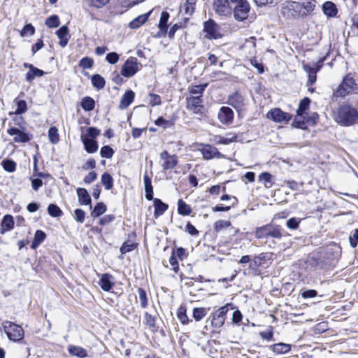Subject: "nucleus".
<instances>
[{
  "label": "nucleus",
  "instance_id": "nucleus-57",
  "mask_svg": "<svg viewBox=\"0 0 358 358\" xmlns=\"http://www.w3.org/2000/svg\"><path fill=\"white\" fill-rule=\"evenodd\" d=\"M195 1L194 0H186L184 4L185 13L188 15H191L194 11Z\"/></svg>",
  "mask_w": 358,
  "mask_h": 358
},
{
  "label": "nucleus",
  "instance_id": "nucleus-64",
  "mask_svg": "<svg viewBox=\"0 0 358 358\" xmlns=\"http://www.w3.org/2000/svg\"><path fill=\"white\" fill-rule=\"evenodd\" d=\"M299 219L296 217H291L287 221L286 225L290 229H296L299 226Z\"/></svg>",
  "mask_w": 358,
  "mask_h": 358
},
{
  "label": "nucleus",
  "instance_id": "nucleus-46",
  "mask_svg": "<svg viewBox=\"0 0 358 358\" xmlns=\"http://www.w3.org/2000/svg\"><path fill=\"white\" fill-rule=\"evenodd\" d=\"M1 165L3 169L9 173H12L15 171L16 163L10 159H5L2 161Z\"/></svg>",
  "mask_w": 358,
  "mask_h": 358
},
{
  "label": "nucleus",
  "instance_id": "nucleus-13",
  "mask_svg": "<svg viewBox=\"0 0 358 358\" xmlns=\"http://www.w3.org/2000/svg\"><path fill=\"white\" fill-rule=\"evenodd\" d=\"M7 133L10 136H14L13 141L15 143H27L32 138V135L22 131L17 127L8 129Z\"/></svg>",
  "mask_w": 358,
  "mask_h": 358
},
{
  "label": "nucleus",
  "instance_id": "nucleus-9",
  "mask_svg": "<svg viewBox=\"0 0 358 358\" xmlns=\"http://www.w3.org/2000/svg\"><path fill=\"white\" fill-rule=\"evenodd\" d=\"M220 26L213 19H208L203 22V31L206 34L208 39H218L222 38V34L220 32Z\"/></svg>",
  "mask_w": 358,
  "mask_h": 358
},
{
  "label": "nucleus",
  "instance_id": "nucleus-50",
  "mask_svg": "<svg viewBox=\"0 0 358 358\" xmlns=\"http://www.w3.org/2000/svg\"><path fill=\"white\" fill-rule=\"evenodd\" d=\"M207 314V309L205 308H194L193 309V317L196 321L201 320Z\"/></svg>",
  "mask_w": 358,
  "mask_h": 358
},
{
  "label": "nucleus",
  "instance_id": "nucleus-25",
  "mask_svg": "<svg viewBox=\"0 0 358 358\" xmlns=\"http://www.w3.org/2000/svg\"><path fill=\"white\" fill-rule=\"evenodd\" d=\"M46 237L45 233L42 230H37L35 232L34 240L31 242V248L36 249L45 240Z\"/></svg>",
  "mask_w": 358,
  "mask_h": 358
},
{
  "label": "nucleus",
  "instance_id": "nucleus-42",
  "mask_svg": "<svg viewBox=\"0 0 358 358\" xmlns=\"http://www.w3.org/2000/svg\"><path fill=\"white\" fill-rule=\"evenodd\" d=\"M306 116L303 115L302 117H298L297 115L294 117L292 122V127L298 129L305 130L307 129Z\"/></svg>",
  "mask_w": 358,
  "mask_h": 358
},
{
  "label": "nucleus",
  "instance_id": "nucleus-23",
  "mask_svg": "<svg viewBox=\"0 0 358 358\" xmlns=\"http://www.w3.org/2000/svg\"><path fill=\"white\" fill-rule=\"evenodd\" d=\"M237 135L229 134L227 136L216 135L214 137V141L217 144L229 145L231 143L236 141Z\"/></svg>",
  "mask_w": 358,
  "mask_h": 358
},
{
  "label": "nucleus",
  "instance_id": "nucleus-63",
  "mask_svg": "<svg viewBox=\"0 0 358 358\" xmlns=\"http://www.w3.org/2000/svg\"><path fill=\"white\" fill-rule=\"evenodd\" d=\"M349 243L352 248L358 245V229H355L353 234L349 236Z\"/></svg>",
  "mask_w": 358,
  "mask_h": 358
},
{
  "label": "nucleus",
  "instance_id": "nucleus-15",
  "mask_svg": "<svg viewBox=\"0 0 358 358\" xmlns=\"http://www.w3.org/2000/svg\"><path fill=\"white\" fill-rule=\"evenodd\" d=\"M228 103L239 111L245 105V99L238 92H235L229 97Z\"/></svg>",
  "mask_w": 358,
  "mask_h": 358
},
{
  "label": "nucleus",
  "instance_id": "nucleus-3",
  "mask_svg": "<svg viewBox=\"0 0 358 358\" xmlns=\"http://www.w3.org/2000/svg\"><path fill=\"white\" fill-rule=\"evenodd\" d=\"M143 182L145 187V197L148 201L153 200L155 208L154 216L155 218L162 215L168 209V204L164 203L160 199L153 197V187L152 185V179L147 173L143 176Z\"/></svg>",
  "mask_w": 358,
  "mask_h": 358
},
{
  "label": "nucleus",
  "instance_id": "nucleus-17",
  "mask_svg": "<svg viewBox=\"0 0 358 358\" xmlns=\"http://www.w3.org/2000/svg\"><path fill=\"white\" fill-rule=\"evenodd\" d=\"M14 225L13 217L10 214L5 215L1 222V234H5L7 231H11L14 228Z\"/></svg>",
  "mask_w": 358,
  "mask_h": 358
},
{
  "label": "nucleus",
  "instance_id": "nucleus-18",
  "mask_svg": "<svg viewBox=\"0 0 358 358\" xmlns=\"http://www.w3.org/2000/svg\"><path fill=\"white\" fill-rule=\"evenodd\" d=\"M69 27L66 25L62 26L57 31L56 35L59 39V44L64 48L67 45L70 35L69 34Z\"/></svg>",
  "mask_w": 358,
  "mask_h": 358
},
{
  "label": "nucleus",
  "instance_id": "nucleus-36",
  "mask_svg": "<svg viewBox=\"0 0 358 358\" xmlns=\"http://www.w3.org/2000/svg\"><path fill=\"white\" fill-rule=\"evenodd\" d=\"M170 15L166 11H163L161 13L159 22L158 24V27L159 28L160 31H164L166 33L168 29V21L169 19Z\"/></svg>",
  "mask_w": 358,
  "mask_h": 358
},
{
  "label": "nucleus",
  "instance_id": "nucleus-49",
  "mask_svg": "<svg viewBox=\"0 0 358 358\" xmlns=\"http://www.w3.org/2000/svg\"><path fill=\"white\" fill-rule=\"evenodd\" d=\"M214 149H215L214 146H212L210 145H205L201 150V153L203 155V157L207 160L212 159L213 158V150H214Z\"/></svg>",
  "mask_w": 358,
  "mask_h": 358
},
{
  "label": "nucleus",
  "instance_id": "nucleus-29",
  "mask_svg": "<svg viewBox=\"0 0 358 358\" xmlns=\"http://www.w3.org/2000/svg\"><path fill=\"white\" fill-rule=\"evenodd\" d=\"M45 74V72L35 66H31V70H29L26 73V80L31 83L36 77H41Z\"/></svg>",
  "mask_w": 358,
  "mask_h": 358
},
{
  "label": "nucleus",
  "instance_id": "nucleus-28",
  "mask_svg": "<svg viewBox=\"0 0 358 358\" xmlns=\"http://www.w3.org/2000/svg\"><path fill=\"white\" fill-rule=\"evenodd\" d=\"M92 86L97 90H102L106 85V80L99 74H94L91 78Z\"/></svg>",
  "mask_w": 358,
  "mask_h": 358
},
{
  "label": "nucleus",
  "instance_id": "nucleus-31",
  "mask_svg": "<svg viewBox=\"0 0 358 358\" xmlns=\"http://www.w3.org/2000/svg\"><path fill=\"white\" fill-rule=\"evenodd\" d=\"M107 210V206L103 202H98L91 212L93 218L102 215Z\"/></svg>",
  "mask_w": 358,
  "mask_h": 358
},
{
  "label": "nucleus",
  "instance_id": "nucleus-12",
  "mask_svg": "<svg viewBox=\"0 0 358 358\" xmlns=\"http://www.w3.org/2000/svg\"><path fill=\"white\" fill-rule=\"evenodd\" d=\"M187 109L195 114L203 115L204 106L202 104L201 96H191L186 99Z\"/></svg>",
  "mask_w": 358,
  "mask_h": 358
},
{
  "label": "nucleus",
  "instance_id": "nucleus-51",
  "mask_svg": "<svg viewBox=\"0 0 358 358\" xmlns=\"http://www.w3.org/2000/svg\"><path fill=\"white\" fill-rule=\"evenodd\" d=\"M266 255L264 253H261L255 257L252 263L250 264V268H257L262 266L263 261L265 260Z\"/></svg>",
  "mask_w": 358,
  "mask_h": 358
},
{
  "label": "nucleus",
  "instance_id": "nucleus-20",
  "mask_svg": "<svg viewBox=\"0 0 358 358\" xmlns=\"http://www.w3.org/2000/svg\"><path fill=\"white\" fill-rule=\"evenodd\" d=\"M152 10H150L144 14L140 15L131 20L129 24V27L133 29H138L144 24L150 16Z\"/></svg>",
  "mask_w": 358,
  "mask_h": 358
},
{
  "label": "nucleus",
  "instance_id": "nucleus-60",
  "mask_svg": "<svg viewBox=\"0 0 358 358\" xmlns=\"http://www.w3.org/2000/svg\"><path fill=\"white\" fill-rule=\"evenodd\" d=\"M120 59L119 55L115 52H110L106 56V60L110 64H116Z\"/></svg>",
  "mask_w": 358,
  "mask_h": 358
},
{
  "label": "nucleus",
  "instance_id": "nucleus-45",
  "mask_svg": "<svg viewBox=\"0 0 358 358\" xmlns=\"http://www.w3.org/2000/svg\"><path fill=\"white\" fill-rule=\"evenodd\" d=\"M269 227L270 224H266L265 226L257 228L255 231V236L257 238H268Z\"/></svg>",
  "mask_w": 358,
  "mask_h": 358
},
{
  "label": "nucleus",
  "instance_id": "nucleus-32",
  "mask_svg": "<svg viewBox=\"0 0 358 358\" xmlns=\"http://www.w3.org/2000/svg\"><path fill=\"white\" fill-rule=\"evenodd\" d=\"M284 232L279 225L272 226L270 224L268 237L280 240L284 236Z\"/></svg>",
  "mask_w": 358,
  "mask_h": 358
},
{
  "label": "nucleus",
  "instance_id": "nucleus-30",
  "mask_svg": "<svg viewBox=\"0 0 358 358\" xmlns=\"http://www.w3.org/2000/svg\"><path fill=\"white\" fill-rule=\"evenodd\" d=\"M69 352L73 356L79 358H85L87 356V350L80 346L70 345L69 347Z\"/></svg>",
  "mask_w": 358,
  "mask_h": 358
},
{
  "label": "nucleus",
  "instance_id": "nucleus-8",
  "mask_svg": "<svg viewBox=\"0 0 358 358\" xmlns=\"http://www.w3.org/2000/svg\"><path fill=\"white\" fill-rule=\"evenodd\" d=\"M336 93L341 96H345L349 94H357L358 84L352 77L346 76L339 85Z\"/></svg>",
  "mask_w": 358,
  "mask_h": 358
},
{
  "label": "nucleus",
  "instance_id": "nucleus-14",
  "mask_svg": "<svg viewBox=\"0 0 358 358\" xmlns=\"http://www.w3.org/2000/svg\"><path fill=\"white\" fill-rule=\"evenodd\" d=\"M218 119L224 124L229 125L233 122L234 111L227 106H222L218 113Z\"/></svg>",
  "mask_w": 358,
  "mask_h": 358
},
{
  "label": "nucleus",
  "instance_id": "nucleus-48",
  "mask_svg": "<svg viewBox=\"0 0 358 358\" xmlns=\"http://www.w3.org/2000/svg\"><path fill=\"white\" fill-rule=\"evenodd\" d=\"M177 317L182 324H187L189 322V318L186 313V308L180 306L177 311Z\"/></svg>",
  "mask_w": 358,
  "mask_h": 358
},
{
  "label": "nucleus",
  "instance_id": "nucleus-7",
  "mask_svg": "<svg viewBox=\"0 0 358 358\" xmlns=\"http://www.w3.org/2000/svg\"><path fill=\"white\" fill-rule=\"evenodd\" d=\"M142 67L141 64L134 57H129L122 65L120 74L125 78L134 76Z\"/></svg>",
  "mask_w": 358,
  "mask_h": 358
},
{
  "label": "nucleus",
  "instance_id": "nucleus-47",
  "mask_svg": "<svg viewBox=\"0 0 358 358\" xmlns=\"http://www.w3.org/2000/svg\"><path fill=\"white\" fill-rule=\"evenodd\" d=\"M60 24L59 18L57 15H52L45 20V25L49 28L57 27Z\"/></svg>",
  "mask_w": 358,
  "mask_h": 358
},
{
  "label": "nucleus",
  "instance_id": "nucleus-2",
  "mask_svg": "<svg viewBox=\"0 0 358 358\" xmlns=\"http://www.w3.org/2000/svg\"><path fill=\"white\" fill-rule=\"evenodd\" d=\"M335 121L342 127H350L358 123V110L352 105H340L335 115Z\"/></svg>",
  "mask_w": 358,
  "mask_h": 358
},
{
  "label": "nucleus",
  "instance_id": "nucleus-38",
  "mask_svg": "<svg viewBox=\"0 0 358 358\" xmlns=\"http://www.w3.org/2000/svg\"><path fill=\"white\" fill-rule=\"evenodd\" d=\"M208 83L200 84L197 85L189 87V92L191 94H199L198 96H203V93L206 88L208 87Z\"/></svg>",
  "mask_w": 358,
  "mask_h": 358
},
{
  "label": "nucleus",
  "instance_id": "nucleus-58",
  "mask_svg": "<svg viewBox=\"0 0 358 358\" xmlns=\"http://www.w3.org/2000/svg\"><path fill=\"white\" fill-rule=\"evenodd\" d=\"M35 34V28L31 24H27L20 31V36L24 37L27 35L32 36Z\"/></svg>",
  "mask_w": 358,
  "mask_h": 358
},
{
  "label": "nucleus",
  "instance_id": "nucleus-16",
  "mask_svg": "<svg viewBox=\"0 0 358 358\" xmlns=\"http://www.w3.org/2000/svg\"><path fill=\"white\" fill-rule=\"evenodd\" d=\"M99 285L105 292H109L114 286V278L109 273L102 274Z\"/></svg>",
  "mask_w": 358,
  "mask_h": 358
},
{
  "label": "nucleus",
  "instance_id": "nucleus-11",
  "mask_svg": "<svg viewBox=\"0 0 358 358\" xmlns=\"http://www.w3.org/2000/svg\"><path fill=\"white\" fill-rule=\"evenodd\" d=\"M266 117L277 123H288L292 118L290 113L284 112L279 108L270 110L267 113Z\"/></svg>",
  "mask_w": 358,
  "mask_h": 358
},
{
  "label": "nucleus",
  "instance_id": "nucleus-43",
  "mask_svg": "<svg viewBox=\"0 0 358 358\" xmlns=\"http://www.w3.org/2000/svg\"><path fill=\"white\" fill-rule=\"evenodd\" d=\"M48 138L52 144H57L59 141L58 129L56 127H51L48 130Z\"/></svg>",
  "mask_w": 358,
  "mask_h": 358
},
{
  "label": "nucleus",
  "instance_id": "nucleus-52",
  "mask_svg": "<svg viewBox=\"0 0 358 358\" xmlns=\"http://www.w3.org/2000/svg\"><path fill=\"white\" fill-rule=\"evenodd\" d=\"M114 152V150L110 145H104L101 148L100 155L103 158L110 159Z\"/></svg>",
  "mask_w": 358,
  "mask_h": 358
},
{
  "label": "nucleus",
  "instance_id": "nucleus-19",
  "mask_svg": "<svg viewBox=\"0 0 358 358\" xmlns=\"http://www.w3.org/2000/svg\"><path fill=\"white\" fill-rule=\"evenodd\" d=\"M78 202L80 205H89L92 208V199L91 196L85 188L78 187L76 189Z\"/></svg>",
  "mask_w": 358,
  "mask_h": 358
},
{
  "label": "nucleus",
  "instance_id": "nucleus-56",
  "mask_svg": "<svg viewBox=\"0 0 358 358\" xmlns=\"http://www.w3.org/2000/svg\"><path fill=\"white\" fill-rule=\"evenodd\" d=\"M93 64V59L88 57H85L82 58L79 62V66L84 69L92 68Z\"/></svg>",
  "mask_w": 358,
  "mask_h": 358
},
{
  "label": "nucleus",
  "instance_id": "nucleus-34",
  "mask_svg": "<svg viewBox=\"0 0 358 358\" xmlns=\"http://www.w3.org/2000/svg\"><path fill=\"white\" fill-rule=\"evenodd\" d=\"M80 106L84 110L90 112L94 110L95 101L92 97L85 96L82 99Z\"/></svg>",
  "mask_w": 358,
  "mask_h": 358
},
{
  "label": "nucleus",
  "instance_id": "nucleus-54",
  "mask_svg": "<svg viewBox=\"0 0 358 358\" xmlns=\"http://www.w3.org/2000/svg\"><path fill=\"white\" fill-rule=\"evenodd\" d=\"M136 245H137L136 243L125 241L120 247V252L122 254H126L127 252H131L136 248Z\"/></svg>",
  "mask_w": 358,
  "mask_h": 358
},
{
  "label": "nucleus",
  "instance_id": "nucleus-41",
  "mask_svg": "<svg viewBox=\"0 0 358 358\" xmlns=\"http://www.w3.org/2000/svg\"><path fill=\"white\" fill-rule=\"evenodd\" d=\"M178 163V157L176 155H173L169 159H166L163 165L164 170L172 169H173Z\"/></svg>",
  "mask_w": 358,
  "mask_h": 358
},
{
  "label": "nucleus",
  "instance_id": "nucleus-37",
  "mask_svg": "<svg viewBox=\"0 0 358 358\" xmlns=\"http://www.w3.org/2000/svg\"><path fill=\"white\" fill-rule=\"evenodd\" d=\"M192 208L189 205L187 204L182 199H179L178 201V212L180 215L186 216L189 215L192 213Z\"/></svg>",
  "mask_w": 358,
  "mask_h": 358
},
{
  "label": "nucleus",
  "instance_id": "nucleus-27",
  "mask_svg": "<svg viewBox=\"0 0 358 358\" xmlns=\"http://www.w3.org/2000/svg\"><path fill=\"white\" fill-rule=\"evenodd\" d=\"M270 348L276 354H285L290 351L291 345L284 343H278L270 346Z\"/></svg>",
  "mask_w": 358,
  "mask_h": 358
},
{
  "label": "nucleus",
  "instance_id": "nucleus-35",
  "mask_svg": "<svg viewBox=\"0 0 358 358\" xmlns=\"http://www.w3.org/2000/svg\"><path fill=\"white\" fill-rule=\"evenodd\" d=\"M113 178L108 172H104L101 175V182L106 190H110L113 187Z\"/></svg>",
  "mask_w": 358,
  "mask_h": 358
},
{
  "label": "nucleus",
  "instance_id": "nucleus-40",
  "mask_svg": "<svg viewBox=\"0 0 358 358\" xmlns=\"http://www.w3.org/2000/svg\"><path fill=\"white\" fill-rule=\"evenodd\" d=\"M48 213L52 217H59L63 215L61 208L55 203H50L48 206Z\"/></svg>",
  "mask_w": 358,
  "mask_h": 358
},
{
  "label": "nucleus",
  "instance_id": "nucleus-55",
  "mask_svg": "<svg viewBox=\"0 0 358 358\" xmlns=\"http://www.w3.org/2000/svg\"><path fill=\"white\" fill-rule=\"evenodd\" d=\"M138 293L139 295V300L141 308H146L148 306V298L145 290L140 287L138 289Z\"/></svg>",
  "mask_w": 358,
  "mask_h": 358
},
{
  "label": "nucleus",
  "instance_id": "nucleus-21",
  "mask_svg": "<svg viewBox=\"0 0 358 358\" xmlns=\"http://www.w3.org/2000/svg\"><path fill=\"white\" fill-rule=\"evenodd\" d=\"M135 97V94L131 90H128L122 96L119 108L120 109H125L127 108L134 101Z\"/></svg>",
  "mask_w": 358,
  "mask_h": 358
},
{
  "label": "nucleus",
  "instance_id": "nucleus-39",
  "mask_svg": "<svg viewBox=\"0 0 358 358\" xmlns=\"http://www.w3.org/2000/svg\"><path fill=\"white\" fill-rule=\"evenodd\" d=\"M259 180L264 182L266 187H271L273 184V176L268 172H263L259 176Z\"/></svg>",
  "mask_w": 358,
  "mask_h": 358
},
{
  "label": "nucleus",
  "instance_id": "nucleus-44",
  "mask_svg": "<svg viewBox=\"0 0 358 358\" xmlns=\"http://www.w3.org/2000/svg\"><path fill=\"white\" fill-rule=\"evenodd\" d=\"M15 102L17 106V108L14 113L15 114L22 115L27 111V105L26 101L16 99H15Z\"/></svg>",
  "mask_w": 358,
  "mask_h": 358
},
{
  "label": "nucleus",
  "instance_id": "nucleus-26",
  "mask_svg": "<svg viewBox=\"0 0 358 358\" xmlns=\"http://www.w3.org/2000/svg\"><path fill=\"white\" fill-rule=\"evenodd\" d=\"M311 100L308 97H305L299 102L296 113L298 117H302L306 113L307 110L309 108Z\"/></svg>",
  "mask_w": 358,
  "mask_h": 358
},
{
  "label": "nucleus",
  "instance_id": "nucleus-62",
  "mask_svg": "<svg viewBox=\"0 0 358 358\" xmlns=\"http://www.w3.org/2000/svg\"><path fill=\"white\" fill-rule=\"evenodd\" d=\"M315 265L319 268L324 269L331 265L329 260H324L321 257L314 259Z\"/></svg>",
  "mask_w": 358,
  "mask_h": 358
},
{
  "label": "nucleus",
  "instance_id": "nucleus-53",
  "mask_svg": "<svg viewBox=\"0 0 358 358\" xmlns=\"http://www.w3.org/2000/svg\"><path fill=\"white\" fill-rule=\"evenodd\" d=\"M155 124L157 126L162 127L164 129L170 128L173 125V122L171 120H165L163 117H159L155 121Z\"/></svg>",
  "mask_w": 358,
  "mask_h": 358
},
{
  "label": "nucleus",
  "instance_id": "nucleus-59",
  "mask_svg": "<svg viewBox=\"0 0 358 358\" xmlns=\"http://www.w3.org/2000/svg\"><path fill=\"white\" fill-rule=\"evenodd\" d=\"M89 6L96 8H101L106 6L110 0H88Z\"/></svg>",
  "mask_w": 358,
  "mask_h": 358
},
{
  "label": "nucleus",
  "instance_id": "nucleus-1",
  "mask_svg": "<svg viewBox=\"0 0 358 358\" xmlns=\"http://www.w3.org/2000/svg\"><path fill=\"white\" fill-rule=\"evenodd\" d=\"M315 0H287L282 8V13L288 18H304L315 8Z\"/></svg>",
  "mask_w": 358,
  "mask_h": 358
},
{
  "label": "nucleus",
  "instance_id": "nucleus-4",
  "mask_svg": "<svg viewBox=\"0 0 358 358\" xmlns=\"http://www.w3.org/2000/svg\"><path fill=\"white\" fill-rule=\"evenodd\" d=\"M231 8V14L236 21L243 22L248 17L250 6L247 0H233Z\"/></svg>",
  "mask_w": 358,
  "mask_h": 358
},
{
  "label": "nucleus",
  "instance_id": "nucleus-6",
  "mask_svg": "<svg viewBox=\"0 0 358 358\" xmlns=\"http://www.w3.org/2000/svg\"><path fill=\"white\" fill-rule=\"evenodd\" d=\"M2 326L9 340L16 342L23 338L24 330L20 326L10 321L3 322Z\"/></svg>",
  "mask_w": 358,
  "mask_h": 358
},
{
  "label": "nucleus",
  "instance_id": "nucleus-24",
  "mask_svg": "<svg viewBox=\"0 0 358 358\" xmlns=\"http://www.w3.org/2000/svg\"><path fill=\"white\" fill-rule=\"evenodd\" d=\"M81 141L83 143L85 150L87 153H94L97 151L99 148V144L96 140L81 138Z\"/></svg>",
  "mask_w": 358,
  "mask_h": 358
},
{
  "label": "nucleus",
  "instance_id": "nucleus-10",
  "mask_svg": "<svg viewBox=\"0 0 358 358\" xmlns=\"http://www.w3.org/2000/svg\"><path fill=\"white\" fill-rule=\"evenodd\" d=\"M233 0H214L213 8L216 14L220 16H228L232 13Z\"/></svg>",
  "mask_w": 358,
  "mask_h": 358
},
{
  "label": "nucleus",
  "instance_id": "nucleus-61",
  "mask_svg": "<svg viewBox=\"0 0 358 358\" xmlns=\"http://www.w3.org/2000/svg\"><path fill=\"white\" fill-rule=\"evenodd\" d=\"M85 212L81 208H76L74 210V218L78 223H83L85 221Z\"/></svg>",
  "mask_w": 358,
  "mask_h": 358
},
{
  "label": "nucleus",
  "instance_id": "nucleus-22",
  "mask_svg": "<svg viewBox=\"0 0 358 358\" xmlns=\"http://www.w3.org/2000/svg\"><path fill=\"white\" fill-rule=\"evenodd\" d=\"M322 11L328 17H335L338 13V9L334 3L326 1L322 4Z\"/></svg>",
  "mask_w": 358,
  "mask_h": 358
},
{
  "label": "nucleus",
  "instance_id": "nucleus-5",
  "mask_svg": "<svg viewBox=\"0 0 358 358\" xmlns=\"http://www.w3.org/2000/svg\"><path fill=\"white\" fill-rule=\"evenodd\" d=\"M231 303H227L224 306L220 307L219 309L212 313L206 320L215 329H220L224 324L227 314L229 311V306Z\"/></svg>",
  "mask_w": 358,
  "mask_h": 358
},
{
  "label": "nucleus",
  "instance_id": "nucleus-33",
  "mask_svg": "<svg viewBox=\"0 0 358 358\" xmlns=\"http://www.w3.org/2000/svg\"><path fill=\"white\" fill-rule=\"evenodd\" d=\"M101 131L94 127H90L87 128L86 132L85 134H82L80 138L85 139H94L100 135Z\"/></svg>",
  "mask_w": 358,
  "mask_h": 358
}]
</instances>
